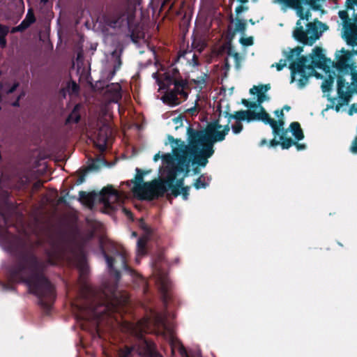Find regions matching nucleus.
I'll return each mask as SVG.
<instances>
[{
  "label": "nucleus",
  "mask_w": 357,
  "mask_h": 357,
  "mask_svg": "<svg viewBox=\"0 0 357 357\" xmlns=\"http://www.w3.org/2000/svg\"><path fill=\"white\" fill-rule=\"evenodd\" d=\"M309 59L306 56H298L296 61H291L289 64L291 70V82L295 80V75H300L298 79V86L299 88H303L308 82V79L312 75L314 68L307 64Z\"/></svg>",
  "instance_id": "obj_5"
},
{
  "label": "nucleus",
  "mask_w": 357,
  "mask_h": 357,
  "mask_svg": "<svg viewBox=\"0 0 357 357\" xmlns=\"http://www.w3.org/2000/svg\"><path fill=\"white\" fill-rule=\"evenodd\" d=\"M25 31L24 28L22 26L21 24H20L18 26H15L12 29L11 32L15 33V32H22Z\"/></svg>",
  "instance_id": "obj_54"
},
{
  "label": "nucleus",
  "mask_w": 357,
  "mask_h": 357,
  "mask_svg": "<svg viewBox=\"0 0 357 357\" xmlns=\"http://www.w3.org/2000/svg\"><path fill=\"white\" fill-rule=\"evenodd\" d=\"M116 70H115L114 68H113V70L109 72V73L108 74L107 77V79L110 81L113 79L114 76L115 75L116 73Z\"/></svg>",
  "instance_id": "obj_62"
},
{
  "label": "nucleus",
  "mask_w": 357,
  "mask_h": 357,
  "mask_svg": "<svg viewBox=\"0 0 357 357\" xmlns=\"http://www.w3.org/2000/svg\"><path fill=\"white\" fill-rule=\"evenodd\" d=\"M173 121L176 125V129L183 126V117L181 116L174 118Z\"/></svg>",
  "instance_id": "obj_50"
},
{
  "label": "nucleus",
  "mask_w": 357,
  "mask_h": 357,
  "mask_svg": "<svg viewBox=\"0 0 357 357\" xmlns=\"http://www.w3.org/2000/svg\"><path fill=\"white\" fill-rule=\"evenodd\" d=\"M157 282L159 286L162 302L165 307L167 308L169 302L171 300L169 291L172 287V283L167 277L162 275L158 277Z\"/></svg>",
  "instance_id": "obj_13"
},
{
  "label": "nucleus",
  "mask_w": 357,
  "mask_h": 357,
  "mask_svg": "<svg viewBox=\"0 0 357 357\" xmlns=\"http://www.w3.org/2000/svg\"><path fill=\"white\" fill-rule=\"evenodd\" d=\"M208 184L206 182L205 178L203 175H201L198 178L195 180L194 182L193 186L197 189L206 188Z\"/></svg>",
  "instance_id": "obj_33"
},
{
  "label": "nucleus",
  "mask_w": 357,
  "mask_h": 357,
  "mask_svg": "<svg viewBox=\"0 0 357 357\" xmlns=\"http://www.w3.org/2000/svg\"><path fill=\"white\" fill-rule=\"evenodd\" d=\"M294 145L296 146V149L298 151H301V150H304L306 149V145L304 144H300L297 142H294Z\"/></svg>",
  "instance_id": "obj_57"
},
{
  "label": "nucleus",
  "mask_w": 357,
  "mask_h": 357,
  "mask_svg": "<svg viewBox=\"0 0 357 357\" xmlns=\"http://www.w3.org/2000/svg\"><path fill=\"white\" fill-rule=\"evenodd\" d=\"M340 52L342 54L336 56L337 61L335 67L340 72L348 71L351 69L352 64H349L351 59L354 54H357V50L349 51L342 48Z\"/></svg>",
  "instance_id": "obj_12"
},
{
  "label": "nucleus",
  "mask_w": 357,
  "mask_h": 357,
  "mask_svg": "<svg viewBox=\"0 0 357 357\" xmlns=\"http://www.w3.org/2000/svg\"><path fill=\"white\" fill-rule=\"evenodd\" d=\"M275 114L278 117V119H284V112L283 109H277L275 111Z\"/></svg>",
  "instance_id": "obj_60"
},
{
  "label": "nucleus",
  "mask_w": 357,
  "mask_h": 357,
  "mask_svg": "<svg viewBox=\"0 0 357 357\" xmlns=\"http://www.w3.org/2000/svg\"><path fill=\"white\" fill-rule=\"evenodd\" d=\"M287 66L286 60L284 59H280L278 63H275V64L272 65V67L275 66L277 68V70L280 71L282 70L285 66Z\"/></svg>",
  "instance_id": "obj_45"
},
{
  "label": "nucleus",
  "mask_w": 357,
  "mask_h": 357,
  "mask_svg": "<svg viewBox=\"0 0 357 357\" xmlns=\"http://www.w3.org/2000/svg\"><path fill=\"white\" fill-rule=\"evenodd\" d=\"M137 174L135 175L134 181L132 182L134 183V187H133V192L135 193H139L142 192V195H144L146 192V188L144 185L147 182H144V175L146 173L142 170H141L139 168L136 169Z\"/></svg>",
  "instance_id": "obj_15"
},
{
  "label": "nucleus",
  "mask_w": 357,
  "mask_h": 357,
  "mask_svg": "<svg viewBox=\"0 0 357 357\" xmlns=\"http://www.w3.org/2000/svg\"><path fill=\"white\" fill-rule=\"evenodd\" d=\"M7 41L6 37L0 38V46L1 48H5L6 47Z\"/></svg>",
  "instance_id": "obj_61"
},
{
  "label": "nucleus",
  "mask_w": 357,
  "mask_h": 357,
  "mask_svg": "<svg viewBox=\"0 0 357 357\" xmlns=\"http://www.w3.org/2000/svg\"><path fill=\"white\" fill-rule=\"evenodd\" d=\"M119 199V192L112 185L103 188L100 192L99 201L105 208L113 210L114 208V204L117 202Z\"/></svg>",
  "instance_id": "obj_10"
},
{
  "label": "nucleus",
  "mask_w": 357,
  "mask_h": 357,
  "mask_svg": "<svg viewBox=\"0 0 357 357\" xmlns=\"http://www.w3.org/2000/svg\"><path fill=\"white\" fill-rule=\"evenodd\" d=\"M280 144V141H277L275 140V139H271L269 143H268V146L270 147H275L277 146L278 145H279Z\"/></svg>",
  "instance_id": "obj_59"
},
{
  "label": "nucleus",
  "mask_w": 357,
  "mask_h": 357,
  "mask_svg": "<svg viewBox=\"0 0 357 357\" xmlns=\"http://www.w3.org/2000/svg\"><path fill=\"white\" fill-rule=\"evenodd\" d=\"M112 56H116V61H115V63L114 65V68L116 70H119L121 68V66L122 65L121 54H117L116 51H114L112 53Z\"/></svg>",
  "instance_id": "obj_36"
},
{
  "label": "nucleus",
  "mask_w": 357,
  "mask_h": 357,
  "mask_svg": "<svg viewBox=\"0 0 357 357\" xmlns=\"http://www.w3.org/2000/svg\"><path fill=\"white\" fill-rule=\"evenodd\" d=\"M114 255L115 257H119L121 262V266L122 268L126 271V272L132 274L134 271L132 268H130L128 263L126 259V252L124 249H122L121 250H119L117 249H115L114 252Z\"/></svg>",
  "instance_id": "obj_19"
},
{
  "label": "nucleus",
  "mask_w": 357,
  "mask_h": 357,
  "mask_svg": "<svg viewBox=\"0 0 357 357\" xmlns=\"http://www.w3.org/2000/svg\"><path fill=\"white\" fill-rule=\"evenodd\" d=\"M224 116L228 119V123L223 126L220 125L221 128L218 129V131H223L226 126H228L229 131V123L231 122V119H235L238 122L246 121L248 123L254 121H260L261 110L259 112H256L255 110L251 109L239 110L235 112L234 114H230L228 111H225Z\"/></svg>",
  "instance_id": "obj_8"
},
{
  "label": "nucleus",
  "mask_w": 357,
  "mask_h": 357,
  "mask_svg": "<svg viewBox=\"0 0 357 357\" xmlns=\"http://www.w3.org/2000/svg\"><path fill=\"white\" fill-rule=\"evenodd\" d=\"M43 183L41 181H37L33 183V188L36 190L40 189L42 188Z\"/></svg>",
  "instance_id": "obj_63"
},
{
  "label": "nucleus",
  "mask_w": 357,
  "mask_h": 357,
  "mask_svg": "<svg viewBox=\"0 0 357 357\" xmlns=\"http://www.w3.org/2000/svg\"><path fill=\"white\" fill-rule=\"evenodd\" d=\"M100 249H101L102 255L106 261L109 273L111 275H114L116 280L119 281L121 278V273L119 270L116 269L114 266V262H115V258L112 256H109L106 252V251L105 250V249L103 248L102 246H100Z\"/></svg>",
  "instance_id": "obj_17"
},
{
  "label": "nucleus",
  "mask_w": 357,
  "mask_h": 357,
  "mask_svg": "<svg viewBox=\"0 0 357 357\" xmlns=\"http://www.w3.org/2000/svg\"><path fill=\"white\" fill-rule=\"evenodd\" d=\"M9 32V29L7 26L0 24V38L6 37Z\"/></svg>",
  "instance_id": "obj_49"
},
{
  "label": "nucleus",
  "mask_w": 357,
  "mask_h": 357,
  "mask_svg": "<svg viewBox=\"0 0 357 357\" xmlns=\"http://www.w3.org/2000/svg\"><path fill=\"white\" fill-rule=\"evenodd\" d=\"M260 121L265 124L270 125L273 130V134L275 137L283 132L284 130H286L283 128L284 124V119H280L276 121L272 119L264 107H261Z\"/></svg>",
  "instance_id": "obj_11"
},
{
  "label": "nucleus",
  "mask_w": 357,
  "mask_h": 357,
  "mask_svg": "<svg viewBox=\"0 0 357 357\" xmlns=\"http://www.w3.org/2000/svg\"><path fill=\"white\" fill-rule=\"evenodd\" d=\"M18 86H19V83L18 82L14 83L13 84V86L7 91V93L8 94L13 93L17 89V88Z\"/></svg>",
  "instance_id": "obj_56"
},
{
  "label": "nucleus",
  "mask_w": 357,
  "mask_h": 357,
  "mask_svg": "<svg viewBox=\"0 0 357 357\" xmlns=\"http://www.w3.org/2000/svg\"><path fill=\"white\" fill-rule=\"evenodd\" d=\"M36 247L29 238L13 236L7 240L8 251L13 257L7 268V277L11 282L26 284L29 292L38 298V304L50 311L56 298V290L45 275L47 266L56 265L62 257L68 258L75 263L79 280L83 285L86 282L89 266L83 248L64 234L51 239L46 260L37 255Z\"/></svg>",
  "instance_id": "obj_1"
},
{
  "label": "nucleus",
  "mask_w": 357,
  "mask_h": 357,
  "mask_svg": "<svg viewBox=\"0 0 357 357\" xmlns=\"http://www.w3.org/2000/svg\"><path fill=\"white\" fill-rule=\"evenodd\" d=\"M224 52H226L229 56H234L236 59H238L239 57L238 53L234 51V47L230 42L226 43L220 48V54H222Z\"/></svg>",
  "instance_id": "obj_24"
},
{
  "label": "nucleus",
  "mask_w": 357,
  "mask_h": 357,
  "mask_svg": "<svg viewBox=\"0 0 357 357\" xmlns=\"http://www.w3.org/2000/svg\"><path fill=\"white\" fill-rule=\"evenodd\" d=\"M36 19L34 15V13L31 8L29 9L26 15L25 18L20 23L22 26L26 30L28 29L32 24L36 22Z\"/></svg>",
  "instance_id": "obj_23"
},
{
  "label": "nucleus",
  "mask_w": 357,
  "mask_h": 357,
  "mask_svg": "<svg viewBox=\"0 0 357 357\" xmlns=\"http://www.w3.org/2000/svg\"><path fill=\"white\" fill-rule=\"evenodd\" d=\"M339 16L343 20H347L349 18V15L347 11L342 10L339 12Z\"/></svg>",
  "instance_id": "obj_55"
},
{
  "label": "nucleus",
  "mask_w": 357,
  "mask_h": 357,
  "mask_svg": "<svg viewBox=\"0 0 357 357\" xmlns=\"http://www.w3.org/2000/svg\"><path fill=\"white\" fill-rule=\"evenodd\" d=\"M257 93V100L259 102V104L261 105V104L265 101L269 100V98L267 95L263 93Z\"/></svg>",
  "instance_id": "obj_48"
},
{
  "label": "nucleus",
  "mask_w": 357,
  "mask_h": 357,
  "mask_svg": "<svg viewBox=\"0 0 357 357\" xmlns=\"http://www.w3.org/2000/svg\"><path fill=\"white\" fill-rule=\"evenodd\" d=\"M190 64L192 66H197L199 65V58L196 54H193L192 58L190 61H189Z\"/></svg>",
  "instance_id": "obj_51"
},
{
  "label": "nucleus",
  "mask_w": 357,
  "mask_h": 357,
  "mask_svg": "<svg viewBox=\"0 0 357 357\" xmlns=\"http://www.w3.org/2000/svg\"><path fill=\"white\" fill-rule=\"evenodd\" d=\"M221 128L219 119L209 122L204 129L196 130L188 126L187 128L188 144L181 139H175L167 135V140L172 146V154L177 162L176 166L169 169L165 183L171 190L172 195L176 197L181 195L180 188L184 187V178L176 179L177 174L184 172L187 176L190 172V165L205 167L214 153V144L225 140L229 133V127L226 126L223 131H218Z\"/></svg>",
  "instance_id": "obj_2"
},
{
  "label": "nucleus",
  "mask_w": 357,
  "mask_h": 357,
  "mask_svg": "<svg viewBox=\"0 0 357 357\" xmlns=\"http://www.w3.org/2000/svg\"><path fill=\"white\" fill-rule=\"evenodd\" d=\"M150 321L143 319L137 321L133 328L137 340L134 346H125L119 351V357H162L157 351L156 346L153 342L146 338L144 333L149 331Z\"/></svg>",
  "instance_id": "obj_3"
},
{
  "label": "nucleus",
  "mask_w": 357,
  "mask_h": 357,
  "mask_svg": "<svg viewBox=\"0 0 357 357\" xmlns=\"http://www.w3.org/2000/svg\"><path fill=\"white\" fill-rule=\"evenodd\" d=\"M290 131L291 132L295 139L297 141L302 140L304 138V134L298 122L294 121L289 125Z\"/></svg>",
  "instance_id": "obj_21"
},
{
  "label": "nucleus",
  "mask_w": 357,
  "mask_h": 357,
  "mask_svg": "<svg viewBox=\"0 0 357 357\" xmlns=\"http://www.w3.org/2000/svg\"><path fill=\"white\" fill-rule=\"evenodd\" d=\"M346 7L347 10H353L352 16L357 22V0H347Z\"/></svg>",
  "instance_id": "obj_29"
},
{
  "label": "nucleus",
  "mask_w": 357,
  "mask_h": 357,
  "mask_svg": "<svg viewBox=\"0 0 357 357\" xmlns=\"http://www.w3.org/2000/svg\"><path fill=\"white\" fill-rule=\"evenodd\" d=\"M84 107L82 104L77 103L76 104L70 114L68 116V117L66 119V124H70V123H77L81 120V114L80 112L82 109H83Z\"/></svg>",
  "instance_id": "obj_18"
},
{
  "label": "nucleus",
  "mask_w": 357,
  "mask_h": 357,
  "mask_svg": "<svg viewBox=\"0 0 357 357\" xmlns=\"http://www.w3.org/2000/svg\"><path fill=\"white\" fill-rule=\"evenodd\" d=\"M247 27L246 20L240 19L238 17L236 19L235 28L234 29L233 35H236V32H240L244 34Z\"/></svg>",
  "instance_id": "obj_26"
},
{
  "label": "nucleus",
  "mask_w": 357,
  "mask_h": 357,
  "mask_svg": "<svg viewBox=\"0 0 357 357\" xmlns=\"http://www.w3.org/2000/svg\"><path fill=\"white\" fill-rule=\"evenodd\" d=\"M312 64L320 69H324L326 66V63L327 61H330L329 59H327L324 54L323 53V50L319 47H315L313 49V54L311 56Z\"/></svg>",
  "instance_id": "obj_14"
},
{
  "label": "nucleus",
  "mask_w": 357,
  "mask_h": 357,
  "mask_svg": "<svg viewBox=\"0 0 357 357\" xmlns=\"http://www.w3.org/2000/svg\"><path fill=\"white\" fill-rule=\"evenodd\" d=\"M79 199L85 202L88 204H92L94 199V196L91 193L86 192L85 191H79Z\"/></svg>",
  "instance_id": "obj_31"
},
{
  "label": "nucleus",
  "mask_w": 357,
  "mask_h": 357,
  "mask_svg": "<svg viewBox=\"0 0 357 357\" xmlns=\"http://www.w3.org/2000/svg\"><path fill=\"white\" fill-rule=\"evenodd\" d=\"M249 8L245 4H241L238 6L235 9V13L238 16L241 13L248 10Z\"/></svg>",
  "instance_id": "obj_44"
},
{
  "label": "nucleus",
  "mask_w": 357,
  "mask_h": 357,
  "mask_svg": "<svg viewBox=\"0 0 357 357\" xmlns=\"http://www.w3.org/2000/svg\"><path fill=\"white\" fill-rule=\"evenodd\" d=\"M231 128L232 129L233 132L235 135H237L242 131L243 126L241 122L236 121L235 124L232 125Z\"/></svg>",
  "instance_id": "obj_39"
},
{
  "label": "nucleus",
  "mask_w": 357,
  "mask_h": 357,
  "mask_svg": "<svg viewBox=\"0 0 357 357\" xmlns=\"http://www.w3.org/2000/svg\"><path fill=\"white\" fill-rule=\"evenodd\" d=\"M337 94L339 98L342 101L343 103L347 104L349 102L351 96L348 92L344 91V89H342L337 91Z\"/></svg>",
  "instance_id": "obj_35"
},
{
  "label": "nucleus",
  "mask_w": 357,
  "mask_h": 357,
  "mask_svg": "<svg viewBox=\"0 0 357 357\" xmlns=\"http://www.w3.org/2000/svg\"><path fill=\"white\" fill-rule=\"evenodd\" d=\"M287 133V130H284L283 132L279 135L280 140L281 141L280 145L282 149H288L294 144V142L291 138L286 137Z\"/></svg>",
  "instance_id": "obj_25"
},
{
  "label": "nucleus",
  "mask_w": 357,
  "mask_h": 357,
  "mask_svg": "<svg viewBox=\"0 0 357 357\" xmlns=\"http://www.w3.org/2000/svg\"><path fill=\"white\" fill-rule=\"evenodd\" d=\"M121 86L119 83H110L105 87V93L110 96L111 101L118 102L121 99Z\"/></svg>",
  "instance_id": "obj_16"
},
{
  "label": "nucleus",
  "mask_w": 357,
  "mask_h": 357,
  "mask_svg": "<svg viewBox=\"0 0 357 357\" xmlns=\"http://www.w3.org/2000/svg\"><path fill=\"white\" fill-rule=\"evenodd\" d=\"M271 89V86L269 84H261L259 86H254L252 88L250 89V93L252 95H255L257 93H265Z\"/></svg>",
  "instance_id": "obj_30"
},
{
  "label": "nucleus",
  "mask_w": 357,
  "mask_h": 357,
  "mask_svg": "<svg viewBox=\"0 0 357 357\" xmlns=\"http://www.w3.org/2000/svg\"><path fill=\"white\" fill-rule=\"evenodd\" d=\"M240 43L243 45L250 46L253 44V39L252 37L241 38L240 39Z\"/></svg>",
  "instance_id": "obj_47"
},
{
  "label": "nucleus",
  "mask_w": 357,
  "mask_h": 357,
  "mask_svg": "<svg viewBox=\"0 0 357 357\" xmlns=\"http://www.w3.org/2000/svg\"><path fill=\"white\" fill-rule=\"evenodd\" d=\"M121 304V301L119 300L115 294H113L111 299L107 297L105 300L97 305L90 303L86 307H80V310H88L93 317L99 319L102 316H112L113 313L119 310Z\"/></svg>",
  "instance_id": "obj_7"
},
{
  "label": "nucleus",
  "mask_w": 357,
  "mask_h": 357,
  "mask_svg": "<svg viewBox=\"0 0 357 357\" xmlns=\"http://www.w3.org/2000/svg\"><path fill=\"white\" fill-rule=\"evenodd\" d=\"M188 83L183 79H175L172 78L169 83H164L163 88L167 89V91L163 96V101L172 106H176L181 103L178 96L183 100H186L188 94L185 91Z\"/></svg>",
  "instance_id": "obj_6"
},
{
  "label": "nucleus",
  "mask_w": 357,
  "mask_h": 357,
  "mask_svg": "<svg viewBox=\"0 0 357 357\" xmlns=\"http://www.w3.org/2000/svg\"><path fill=\"white\" fill-rule=\"evenodd\" d=\"M303 51V47L301 46H297L294 49H291V50L286 53V58L287 61H293L295 56H299L301 52Z\"/></svg>",
  "instance_id": "obj_28"
},
{
  "label": "nucleus",
  "mask_w": 357,
  "mask_h": 357,
  "mask_svg": "<svg viewBox=\"0 0 357 357\" xmlns=\"http://www.w3.org/2000/svg\"><path fill=\"white\" fill-rule=\"evenodd\" d=\"M154 323L157 326H164L165 318L161 314H157L154 317Z\"/></svg>",
  "instance_id": "obj_41"
},
{
  "label": "nucleus",
  "mask_w": 357,
  "mask_h": 357,
  "mask_svg": "<svg viewBox=\"0 0 357 357\" xmlns=\"http://www.w3.org/2000/svg\"><path fill=\"white\" fill-rule=\"evenodd\" d=\"M169 343L173 350L174 349H177L181 356H188L185 347L183 345L182 342L174 336H172L170 337Z\"/></svg>",
  "instance_id": "obj_22"
},
{
  "label": "nucleus",
  "mask_w": 357,
  "mask_h": 357,
  "mask_svg": "<svg viewBox=\"0 0 357 357\" xmlns=\"http://www.w3.org/2000/svg\"><path fill=\"white\" fill-rule=\"evenodd\" d=\"M128 5L126 0H109L105 5L104 22L111 28L120 27L125 22Z\"/></svg>",
  "instance_id": "obj_4"
},
{
  "label": "nucleus",
  "mask_w": 357,
  "mask_h": 357,
  "mask_svg": "<svg viewBox=\"0 0 357 357\" xmlns=\"http://www.w3.org/2000/svg\"><path fill=\"white\" fill-rule=\"evenodd\" d=\"M130 38H131V40H132L133 43H137V42L139 41V40L140 37H139V36L138 35V33H136L135 32V31H134V30H132V31H131V33H130Z\"/></svg>",
  "instance_id": "obj_53"
},
{
  "label": "nucleus",
  "mask_w": 357,
  "mask_h": 357,
  "mask_svg": "<svg viewBox=\"0 0 357 357\" xmlns=\"http://www.w3.org/2000/svg\"><path fill=\"white\" fill-rule=\"evenodd\" d=\"M190 189V187L188 185L180 188L181 195H182V198L184 200H187L188 199Z\"/></svg>",
  "instance_id": "obj_42"
},
{
  "label": "nucleus",
  "mask_w": 357,
  "mask_h": 357,
  "mask_svg": "<svg viewBox=\"0 0 357 357\" xmlns=\"http://www.w3.org/2000/svg\"><path fill=\"white\" fill-rule=\"evenodd\" d=\"M103 143L102 144H100L99 146V149L101 151H105V149H106V144H107V137H105L103 140H102Z\"/></svg>",
  "instance_id": "obj_58"
},
{
  "label": "nucleus",
  "mask_w": 357,
  "mask_h": 357,
  "mask_svg": "<svg viewBox=\"0 0 357 357\" xmlns=\"http://www.w3.org/2000/svg\"><path fill=\"white\" fill-rule=\"evenodd\" d=\"M337 82V91L344 89V88L345 87L346 82H345V79L342 76H338Z\"/></svg>",
  "instance_id": "obj_46"
},
{
  "label": "nucleus",
  "mask_w": 357,
  "mask_h": 357,
  "mask_svg": "<svg viewBox=\"0 0 357 357\" xmlns=\"http://www.w3.org/2000/svg\"><path fill=\"white\" fill-rule=\"evenodd\" d=\"M204 44L200 41L193 40L192 43V47L196 49L199 53H201L204 49Z\"/></svg>",
  "instance_id": "obj_40"
},
{
  "label": "nucleus",
  "mask_w": 357,
  "mask_h": 357,
  "mask_svg": "<svg viewBox=\"0 0 357 357\" xmlns=\"http://www.w3.org/2000/svg\"><path fill=\"white\" fill-rule=\"evenodd\" d=\"M162 158L163 160L166 161V162H168L169 160L172 159V155L169 154V153H165V154H163L162 155H160V152H158V153H156L154 157H153V160L155 162L158 161L159 160V158Z\"/></svg>",
  "instance_id": "obj_38"
},
{
  "label": "nucleus",
  "mask_w": 357,
  "mask_h": 357,
  "mask_svg": "<svg viewBox=\"0 0 357 357\" xmlns=\"http://www.w3.org/2000/svg\"><path fill=\"white\" fill-rule=\"evenodd\" d=\"M79 86L75 81L70 80L68 82L66 90L70 94H77L79 91Z\"/></svg>",
  "instance_id": "obj_32"
},
{
  "label": "nucleus",
  "mask_w": 357,
  "mask_h": 357,
  "mask_svg": "<svg viewBox=\"0 0 357 357\" xmlns=\"http://www.w3.org/2000/svg\"><path fill=\"white\" fill-rule=\"evenodd\" d=\"M345 38L348 45L354 46L357 45V27L350 26L345 31Z\"/></svg>",
  "instance_id": "obj_20"
},
{
  "label": "nucleus",
  "mask_w": 357,
  "mask_h": 357,
  "mask_svg": "<svg viewBox=\"0 0 357 357\" xmlns=\"http://www.w3.org/2000/svg\"><path fill=\"white\" fill-rule=\"evenodd\" d=\"M332 84H333V79H326L322 85H321V89H322V91L324 92H328L331 89V87H332Z\"/></svg>",
  "instance_id": "obj_37"
},
{
  "label": "nucleus",
  "mask_w": 357,
  "mask_h": 357,
  "mask_svg": "<svg viewBox=\"0 0 357 357\" xmlns=\"http://www.w3.org/2000/svg\"><path fill=\"white\" fill-rule=\"evenodd\" d=\"M172 78H174L175 79H183L177 68H173L171 71L165 74L164 83H169Z\"/></svg>",
  "instance_id": "obj_27"
},
{
  "label": "nucleus",
  "mask_w": 357,
  "mask_h": 357,
  "mask_svg": "<svg viewBox=\"0 0 357 357\" xmlns=\"http://www.w3.org/2000/svg\"><path fill=\"white\" fill-rule=\"evenodd\" d=\"M261 107H262V106L259 104V102L257 100V101L250 102L249 109L255 110V109L259 108V112Z\"/></svg>",
  "instance_id": "obj_52"
},
{
  "label": "nucleus",
  "mask_w": 357,
  "mask_h": 357,
  "mask_svg": "<svg viewBox=\"0 0 357 357\" xmlns=\"http://www.w3.org/2000/svg\"><path fill=\"white\" fill-rule=\"evenodd\" d=\"M224 69L226 70H229L230 69V64L227 58H225L224 61Z\"/></svg>",
  "instance_id": "obj_64"
},
{
  "label": "nucleus",
  "mask_w": 357,
  "mask_h": 357,
  "mask_svg": "<svg viewBox=\"0 0 357 357\" xmlns=\"http://www.w3.org/2000/svg\"><path fill=\"white\" fill-rule=\"evenodd\" d=\"M144 186L146 188V192L142 198L150 201L155 197L163 196L165 192L169 190L165 183V180L164 181L153 180L151 182H147Z\"/></svg>",
  "instance_id": "obj_9"
},
{
  "label": "nucleus",
  "mask_w": 357,
  "mask_h": 357,
  "mask_svg": "<svg viewBox=\"0 0 357 357\" xmlns=\"http://www.w3.org/2000/svg\"><path fill=\"white\" fill-rule=\"evenodd\" d=\"M147 239L145 237H141L137 240V250L138 252L142 254H144L146 252V245Z\"/></svg>",
  "instance_id": "obj_34"
},
{
  "label": "nucleus",
  "mask_w": 357,
  "mask_h": 357,
  "mask_svg": "<svg viewBox=\"0 0 357 357\" xmlns=\"http://www.w3.org/2000/svg\"><path fill=\"white\" fill-rule=\"evenodd\" d=\"M139 227L142 229H143L147 234L151 233V227L144 222L143 219H141L139 221Z\"/></svg>",
  "instance_id": "obj_43"
}]
</instances>
